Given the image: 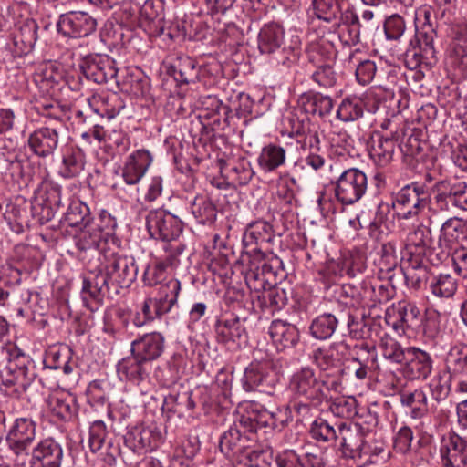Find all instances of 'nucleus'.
<instances>
[{"mask_svg":"<svg viewBox=\"0 0 467 467\" xmlns=\"http://www.w3.org/2000/svg\"><path fill=\"white\" fill-rule=\"evenodd\" d=\"M355 420L352 418V424L356 429L357 446L352 450V460L357 467H367L368 464L376 463L379 458H383L385 448L384 443L376 438L371 430L373 418L367 410L359 415L355 413Z\"/></svg>","mask_w":467,"mask_h":467,"instance_id":"obj_1","label":"nucleus"},{"mask_svg":"<svg viewBox=\"0 0 467 467\" xmlns=\"http://www.w3.org/2000/svg\"><path fill=\"white\" fill-rule=\"evenodd\" d=\"M100 223H90L80 228L75 237V243L80 251H99L102 257L107 250L115 246L113 233L117 227V221L109 213L103 212L99 217Z\"/></svg>","mask_w":467,"mask_h":467,"instance_id":"obj_2","label":"nucleus"},{"mask_svg":"<svg viewBox=\"0 0 467 467\" xmlns=\"http://www.w3.org/2000/svg\"><path fill=\"white\" fill-rule=\"evenodd\" d=\"M36 434V424L31 419L18 418L11 425L6 435V442L13 455L15 466H26Z\"/></svg>","mask_w":467,"mask_h":467,"instance_id":"obj_3","label":"nucleus"},{"mask_svg":"<svg viewBox=\"0 0 467 467\" xmlns=\"http://www.w3.org/2000/svg\"><path fill=\"white\" fill-rule=\"evenodd\" d=\"M102 265L109 276L112 286L118 288H127L136 280L138 266L135 258L130 255L123 254L113 246L107 250L102 257Z\"/></svg>","mask_w":467,"mask_h":467,"instance_id":"obj_4","label":"nucleus"},{"mask_svg":"<svg viewBox=\"0 0 467 467\" xmlns=\"http://www.w3.org/2000/svg\"><path fill=\"white\" fill-rule=\"evenodd\" d=\"M146 228L151 238L169 242L180 236L182 232V223L171 213L157 209L147 214Z\"/></svg>","mask_w":467,"mask_h":467,"instance_id":"obj_5","label":"nucleus"},{"mask_svg":"<svg viewBox=\"0 0 467 467\" xmlns=\"http://www.w3.org/2000/svg\"><path fill=\"white\" fill-rule=\"evenodd\" d=\"M276 375L270 360L252 362L244 370L243 387L246 391L259 390L272 394Z\"/></svg>","mask_w":467,"mask_h":467,"instance_id":"obj_6","label":"nucleus"},{"mask_svg":"<svg viewBox=\"0 0 467 467\" xmlns=\"http://www.w3.org/2000/svg\"><path fill=\"white\" fill-rule=\"evenodd\" d=\"M434 192V204L440 211L447 212L451 206L467 211V182L440 181Z\"/></svg>","mask_w":467,"mask_h":467,"instance_id":"obj_7","label":"nucleus"},{"mask_svg":"<svg viewBox=\"0 0 467 467\" xmlns=\"http://www.w3.org/2000/svg\"><path fill=\"white\" fill-rule=\"evenodd\" d=\"M420 310L415 304L405 300L389 306L385 312L386 324L399 336L417 326Z\"/></svg>","mask_w":467,"mask_h":467,"instance_id":"obj_8","label":"nucleus"},{"mask_svg":"<svg viewBox=\"0 0 467 467\" xmlns=\"http://www.w3.org/2000/svg\"><path fill=\"white\" fill-rule=\"evenodd\" d=\"M97 20L86 12L71 11L60 15L57 22L58 33L67 37H86L95 32Z\"/></svg>","mask_w":467,"mask_h":467,"instance_id":"obj_9","label":"nucleus"},{"mask_svg":"<svg viewBox=\"0 0 467 467\" xmlns=\"http://www.w3.org/2000/svg\"><path fill=\"white\" fill-rule=\"evenodd\" d=\"M416 16V19H420L419 17L420 16H423L426 22H428V25L424 24L423 31L419 33L418 35V47L412 46L411 42V47H409L405 52L407 59H410L411 57L414 60L415 67L423 62H428L431 59H434L436 54L433 46L435 33L431 27V25L429 24L431 12L428 9L423 8L420 9Z\"/></svg>","mask_w":467,"mask_h":467,"instance_id":"obj_10","label":"nucleus"},{"mask_svg":"<svg viewBox=\"0 0 467 467\" xmlns=\"http://www.w3.org/2000/svg\"><path fill=\"white\" fill-rule=\"evenodd\" d=\"M109 285H111L109 276L104 267L98 273L85 277L81 291L85 306L91 311L98 310L109 291Z\"/></svg>","mask_w":467,"mask_h":467,"instance_id":"obj_11","label":"nucleus"},{"mask_svg":"<svg viewBox=\"0 0 467 467\" xmlns=\"http://www.w3.org/2000/svg\"><path fill=\"white\" fill-rule=\"evenodd\" d=\"M439 451L443 467H464L467 464V444L455 433L441 438Z\"/></svg>","mask_w":467,"mask_h":467,"instance_id":"obj_12","label":"nucleus"},{"mask_svg":"<svg viewBox=\"0 0 467 467\" xmlns=\"http://www.w3.org/2000/svg\"><path fill=\"white\" fill-rule=\"evenodd\" d=\"M62 446L53 438L41 440L31 450L30 467H61Z\"/></svg>","mask_w":467,"mask_h":467,"instance_id":"obj_13","label":"nucleus"},{"mask_svg":"<svg viewBox=\"0 0 467 467\" xmlns=\"http://www.w3.org/2000/svg\"><path fill=\"white\" fill-rule=\"evenodd\" d=\"M80 70L88 80L105 84L117 77L115 61L108 56H97L83 60Z\"/></svg>","mask_w":467,"mask_h":467,"instance_id":"obj_14","label":"nucleus"},{"mask_svg":"<svg viewBox=\"0 0 467 467\" xmlns=\"http://www.w3.org/2000/svg\"><path fill=\"white\" fill-rule=\"evenodd\" d=\"M338 434L335 429L329 425L325 420H316L310 429V434L313 439L319 441H328L333 439H340L339 447L337 450V454L342 459L348 460L350 456V448L348 444L345 432L349 431L346 422H341L338 425Z\"/></svg>","mask_w":467,"mask_h":467,"instance_id":"obj_15","label":"nucleus"},{"mask_svg":"<svg viewBox=\"0 0 467 467\" xmlns=\"http://www.w3.org/2000/svg\"><path fill=\"white\" fill-rule=\"evenodd\" d=\"M59 143V130L57 127H40L27 138L30 150L36 156L46 158L54 153Z\"/></svg>","mask_w":467,"mask_h":467,"instance_id":"obj_16","label":"nucleus"},{"mask_svg":"<svg viewBox=\"0 0 467 467\" xmlns=\"http://www.w3.org/2000/svg\"><path fill=\"white\" fill-rule=\"evenodd\" d=\"M403 375L407 379H425L432 369L431 355L419 348H407Z\"/></svg>","mask_w":467,"mask_h":467,"instance_id":"obj_17","label":"nucleus"},{"mask_svg":"<svg viewBox=\"0 0 467 467\" xmlns=\"http://www.w3.org/2000/svg\"><path fill=\"white\" fill-rule=\"evenodd\" d=\"M323 383L316 378L310 368H303L295 373L290 380L292 392L310 400H318L322 393Z\"/></svg>","mask_w":467,"mask_h":467,"instance_id":"obj_18","label":"nucleus"},{"mask_svg":"<svg viewBox=\"0 0 467 467\" xmlns=\"http://www.w3.org/2000/svg\"><path fill=\"white\" fill-rule=\"evenodd\" d=\"M164 350V337L161 333L145 334L131 344V353L150 364L161 357Z\"/></svg>","mask_w":467,"mask_h":467,"instance_id":"obj_19","label":"nucleus"},{"mask_svg":"<svg viewBox=\"0 0 467 467\" xmlns=\"http://www.w3.org/2000/svg\"><path fill=\"white\" fill-rule=\"evenodd\" d=\"M35 378L34 369H30L26 363L21 362L10 366V371L4 378L3 383L5 387L13 388L12 394L21 397L27 392Z\"/></svg>","mask_w":467,"mask_h":467,"instance_id":"obj_20","label":"nucleus"},{"mask_svg":"<svg viewBox=\"0 0 467 467\" xmlns=\"http://www.w3.org/2000/svg\"><path fill=\"white\" fill-rule=\"evenodd\" d=\"M369 329L363 323H355L352 320V339H357L352 344V361L359 365H367L373 358L375 345L372 340L365 338Z\"/></svg>","mask_w":467,"mask_h":467,"instance_id":"obj_21","label":"nucleus"},{"mask_svg":"<svg viewBox=\"0 0 467 467\" xmlns=\"http://www.w3.org/2000/svg\"><path fill=\"white\" fill-rule=\"evenodd\" d=\"M218 341L224 344L241 345L246 341V331L238 317H230L219 319L215 325Z\"/></svg>","mask_w":467,"mask_h":467,"instance_id":"obj_22","label":"nucleus"},{"mask_svg":"<svg viewBox=\"0 0 467 467\" xmlns=\"http://www.w3.org/2000/svg\"><path fill=\"white\" fill-rule=\"evenodd\" d=\"M150 370V364L132 353L130 357L122 358L117 365L119 378L134 383L143 381L148 377Z\"/></svg>","mask_w":467,"mask_h":467,"instance_id":"obj_23","label":"nucleus"},{"mask_svg":"<svg viewBox=\"0 0 467 467\" xmlns=\"http://www.w3.org/2000/svg\"><path fill=\"white\" fill-rule=\"evenodd\" d=\"M38 26L35 21H26L15 33L12 39L14 56L30 53L37 40Z\"/></svg>","mask_w":467,"mask_h":467,"instance_id":"obj_24","label":"nucleus"},{"mask_svg":"<svg viewBox=\"0 0 467 467\" xmlns=\"http://www.w3.org/2000/svg\"><path fill=\"white\" fill-rule=\"evenodd\" d=\"M269 335L278 350L293 348L299 339L296 327L280 319L271 323Z\"/></svg>","mask_w":467,"mask_h":467,"instance_id":"obj_25","label":"nucleus"},{"mask_svg":"<svg viewBox=\"0 0 467 467\" xmlns=\"http://www.w3.org/2000/svg\"><path fill=\"white\" fill-rule=\"evenodd\" d=\"M285 43V30L277 23L265 24L258 34V48L261 53L272 54Z\"/></svg>","mask_w":467,"mask_h":467,"instance_id":"obj_26","label":"nucleus"},{"mask_svg":"<svg viewBox=\"0 0 467 467\" xmlns=\"http://www.w3.org/2000/svg\"><path fill=\"white\" fill-rule=\"evenodd\" d=\"M253 437L243 433L234 425L229 428L220 439V450L226 456H234L243 453L249 447V442Z\"/></svg>","mask_w":467,"mask_h":467,"instance_id":"obj_27","label":"nucleus"},{"mask_svg":"<svg viewBox=\"0 0 467 467\" xmlns=\"http://www.w3.org/2000/svg\"><path fill=\"white\" fill-rule=\"evenodd\" d=\"M286 150L275 143L265 145L257 157L260 170L265 173L275 171L285 164Z\"/></svg>","mask_w":467,"mask_h":467,"instance_id":"obj_28","label":"nucleus"},{"mask_svg":"<svg viewBox=\"0 0 467 467\" xmlns=\"http://www.w3.org/2000/svg\"><path fill=\"white\" fill-rule=\"evenodd\" d=\"M349 11V0H337L336 3H334V0H313V15L326 22L333 20L338 12L346 15L348 18Z\"/></svg>","mask_w":467,"mask_h":467,"instance_id":"obj_29","label":"nucleus"},{"mask_svg":"<svg viewBox=\"0 0 467 467\" xmlns=\"http://www.w3.org/2000/svg\"><path fill=\"white\" fill-rule=\"evenodd\" d=\"M273 227L264 220L250 223L244 233L243 243L245 246L270 243L273 240Z\"/></svg>","mask_w":467,"mask_h":467,"instance_id":"obj_30","label":"nucleus"},{"mask_svg":"<svg viewBox=\"0 0 467 467\" xmlns=\"http://www.w3.org/2000/svg\"><path fill=\"white\" fill-rule=\"evenodd\" d=\"M62 189L61 187L51 182H43L36 192V199L39 200L45 207L52 212L57 211L62 206Z\"/></svg>","mask_w":467,"mask_h":467,"instance_id":"obj_31","label":"nucleus"},{"mask_svg":"<svg viewBox=\"0 0 467 467\" xmlns=\"http://www.w3.org/2000/svg\"><path fill=\"white\" fill-rule=\"evenodd\" d=\"M174 79L180 84L194 82L199 77L196 61L190 57H181L171 67Z\"/></svg>","mask_w":467,"mask_h":467,"instance_id":"obj_32","label":"nucleus"},{"mask_svg":"<svg viewBox=\"0 0 467 467\" xmlns=\"http://www.w3.org/2000/svg\"><path fill=\"white\" fill-rule=\"evenodd\" d=\"M403 406L411 410V416L415 419L421 418L428 410V399L425 392L417 389L411 392H402L400 395Z\"/></svg>","mask_w":467,"mask_h":467,"instance_id":"obj_33","label":"nucleus"},{"mask_svg":"<svg viewBox=\"0 0 467 467\" xmlns=\"http://www.w3.org/2000/svg\"><path fill=\"white\" fill-rule=\"evenodd\" d=\"M192 215L200 223H211L216 218V208L205 195H197L191 204Z\"/></svg>","mask_w":467,"mask_h":467,"instance_id":"obj_34","label":"nucleus"},{"mask_svg":"<svg viewBox=\"0 0 467 467\" xmlns=\"http://www.w3.org/2000/svg\"><path fill=\"white\" fill-rule=\"evenodd\" d=\"M64 219L71 227L82 228L92 223L88 206L79 200L71 202Z\"/></svg>","mask_w":467,"mask_h":467,"instance_id":"obj_35","label":"nucleus"},{"mask_svg":"<svg viewBox=\"0 0 467 467\" xmlns=\"http://www.w3.org/2000/svg\"><path fill=\"white\" fill-rule=\"evenodd\" d=\"M431 293L437 297H451L457 291V281L449 274L432 276L429 283Z\"/></svg>","mask_w":467,"mask_h":467,"instance_id":"obj_36","label":"nucleus"},{"mask_svg":"<svg viewBox=\"0 0 467 467\" xmlns=\"http://www.w3.org/2000/svg\"><path fill=\"white\" fill-rule=\"evenodd\" d=\"M174 259L171 256L165 260H156L149 264L143 273V283L145 285L153 286L165 279L166 270L172 265Z\"/></svg>","mask_w":467,"mask_h":467,"instance_id":"obj_37","label":"nucleus"},{"mask_svg":"<svg viewBox=\"0 0 467 467\" xmlns=\"http://www.w3.org/2000/svg\"><path fill=\"white\" fill-rule=\"evenodd\" d=\"M379 350L382 356L394 363H401L407 355V348H404L395 338L385 334L380 338Z\"/></svg>","mask_w":467,"mask_h":467,"instance_id":"obj_38","label":"nucleus"},{"mask_svg":"<svg viewBox=\"0 0 467 467\" xmlns=\"http://www.w3.org/2000/svg\"><path fill=\"white\" fill-rule=\"evenodd\" d=\"M337 325V320L331 314L318 316L311 324L310 331L313 337L317 339H327L330 337Z\"/></svg>","mask_w":467,"mask_h":467,"instance_id":"obj_39","label":"nucleus"},{"mask_svg":"<svg viewBox=\"0 0 467 467\" xmlns=\"http://www.w3.org/2000/svg\"><path fill=\"white\" fill-rule=\"evenodd\" d=\"M447 368L451 372V379L467 376V351L459 348H451L447 357Z\"/></svg>","mask_w":467,"mask_h":467,"instance_id":"obj_40","label":"nucleus"},{"mask_svg":"<svg viewBox=\"0 0 467 467\" xmlns=\"http://www.w3.org/2000/svg\"><path fill=\"white\" fill-rule=\"evenodd\" d=\"M464 223L458 217L446 220L441 228L440 238L447 243L456 242L464 234Z\"/></svg>","mask_w":467,"mask_h":467,"instance_id":"obj_41","label":"nucleus"},{"mask_svg":"<svg viewBox=\"0 0 467 467\" xmlns=\"http://www.w3.org/2000/svg\"><path fill=\"white\" fill-rule=\"evenodd\" d=\"M451 376L446 374L433 377L429 383L432 399L438 402L446 400L451 391Z\"/></svg>","mask_w":467,"mask_h":467,"instance_id":"obj_42","label":"nucleus"},{"mask_svg":"<svg viewBox=\"0 0 467 467\" xmlns=\"http://www.w3.org/2000/svg\"><path fill=\"white\" fill-rule=\"evenodd\" d=\"M72 399H63L58 396H53L49 399V407L54 415L59 420H68L74 414Z\"/></svg>","mask_w":467,"mask_h":467,"instance_id":"obj_43","label":"nucleus"},{"mask_svg":"<svg viewBox=\"0 0 467 467\" xmlns=\"http://www.w3.org/2000/svg\"><path fill=\"white\" fill-rule=\"evenodd\" d=\"M83 169L82 158L79 155L70 153L64 156L59 172L65 178H73L78 176Z\"/></svg>","mask_w":467,"mask_h":467,"instance_id":"obj_44","label":"nucleus"},{"mask_svg":"<svg viewBox=\"0 0 467 467\" xmlns=\"http://www.w3.org/2000/svg\"><path fill=\"white\" fill-rule=\"evenodd\" d=\"M156 318H161V316L155 312L153 297L149 296L142 303L140 310L136 313L133 318V324L137 327H141Z\"/></svg>","mask_w":467,"mask_h":467,"instance_id":"obj_45","label":"nucleus"},{"mask_svg":"<svg viewBox=\"0 0 467 467\" xmlns=\"http://www.w3.org/2000/svg\"><path fill=\"white\" fill-rule=\"evenodd\" d=\"M264 305L269 308L270 312H275L283 308L286 304L285 293L283 289L273 288L265 292L262 296Z\"/></svg>","mask_w":467,"mask_h":467,"instance_id":"obj_46","label":"nucleus"},{"mask_svg":"<svg viewBox=\"0 0 467 467\" xmlns=\"http://www.w3.org/2000/svg\"><path fill=\"white\" fill-rule=\"evenodd\" d=\"M405 28L404 19L397 14L388 17L384 23V31L388 39H399L403 35Z\"/></svg>","mask_w":467,"mask_h":467,"instance_id":"obj_47","label":"nucleus"},{"mask_svg":"<svg viewBox=\"0 0 467 467\" xmlns=\"http://www.w3.org/2000/svg\"><path fill=\"white\" fill-rule=\"evenodd\" d=\"M107 436L106 425L101 420H96L89 429V447L92 451H98L104 444Z\"/></svg>","mask_w":467,"mask_h":467,"instance_id":"obj_48","label":"nucleus"},{"mask_svg":"<svg viewBox=\"0 0 467 467\" xmlns=\"http://www.w3.org/2000/svg\"><path fill=\"white\" fill-rule=\"evenodd\" d=\"M395 203L402 207H410L413 205H426L424 198H419L415 190L409 186L403 187L396 195Z\"/></svg>","mask_w":467,"mask_h":467,"instance_id":"obj_49","label":"nucleus"},{"mask_svg":"<svg viewBox=\"0 0 467 467\" xmlns=\"http://www.w3.org/2000/svg\"><path fill=\"white\" fill-rule=\"evenodd\" d=\"M355 71L356 79L358 84L365 86L373 79L376 73V66L369 59L358 60Z\"/></svg>","mask_w":467,"mask_h":467,"instance_id":"obj_50","label":"nucleus"},{"mask_svg":"<svg viewBox=\"0 0 467 467\" xmlns=\"http://www.w3.org/2000/svg\"><path fill=\"white\" fill-rule=\"evenodd\" d=\"M296 141L305 150H308L310 152H313L320 150V140L316 130L307 129L298 132Z\"/></svg>","mask_w":467,"mask_h":467,"instance_id":"obj_51","label":"nucleus"},{"mask_svg":"<svg viewBox=\"0 0 467 467\" xmlns=\"http://www.w3.org/2000/svg\"><path fill=\"white\" fill-rule=\"evenodd\" d=\"M152 162L151 154L146 150H138L129 155L126 163L131 164L134 168L145 175Z\"/></svg>","mask_w":467,"mask_h":467,"instance_id":"obj_52","label":"nucleus"},{"mask_svg":"<svg viewBox=\"0 0 467 467\" xmlns=\"http://www.w3.org/2000/svg\"><path fill=\"white\" fill-rule=\"evenodd\" d=\"M348 170L344 171L337 180L335 195L343 206L350 204V182L348 180Z\"/></svg>","mask_w":467,"mask_h":467,"instance_id":"obj_53","label":"nucleus"},{"mask_svg":"<svg viewBox=\"0 0 467 467\" xmlns=\"http://www.w3.org/2000/svg\"><path fill=\"white\" fill-rule=\"evenodd\" d=\"M264 422H261L260 420L254 418L252 414L247 413L246 415H242L238 421L234 422V426L237 427L241 432L246 433L253 437V441L254 440V434L259 426L263 425Z\"/></svg>","mask_w":467,"mask_h":467,"instance_id":"obj_54","label":"nucleus"},{"mask_svg":"<svg viewBox=\"0 0 467 467\" xmlns=\"http://www.w3.org/2000/svg\"><path fill=\"white\" fill-rule=\"evenodd\" d=\"M412 440L411 429L401 427L394 438V449L400 453H406L410 449Z\"/></svg>","mask_w":467,"mask_h":467,"instance_id":"obj_55","label":"nucleus"},{"mask_svg":"<svg viewBox=\"0 0 467 467\" xmlns=\"http://www.w3.org/2000/svg\"><path fill=\"white\" fill-rule=\"evenodd\" d=\"M312 78L319 86L325 88L332 87L336 82L335 73L328 65L319 66L312 74Z\"/></svg>","mask_w":467,"mask_h":467,"instance_id":"obj_56","label":"nucleus"},{"mask_svg":"<svg viewBox=\"0 0 467 467\" xmlns=\"http://www.w3.org/2000/svg\"><path fill=\"white\" fill-rule=\"evenodd\" d=\"M1 349L3 352H5L6 358L9 362L18 361L17 364L25 362L29 366L30 361L28 357H26L24 350L15 343L6 340L1 346Z\"/></svg>","mask_w":467,"mask_h":467,"instance_id":"obj_57","label":"nucleus"},{"mask_svg":"<svg viewBox=\"0 0 467 467\" xmlns=\"http://www.w3.org/2000/svg\"><path fill=\"white\" fill-rule=\"evenodd\" d=\"M393 151L394 141L391 139H379L372 149V154L384 161H389L391 159Z\"/></svg>","mask_w":467,"mask_h":467,"instance_id":"obj_58","label":"nucleus"},{"mask_svg":"<svg viewBox=\"0 0 467 467\" xmlns=\"http://www.w3.org/2000/svg\"><path fill=\"white\" fill-rule=\"evenodd\" d=\"M277 467H302L301 458L294 450H285L275 457Z\"/></svg>","mask_w":467,"mask_h":467,"instance_id":"obj_59","label":"nucleus"},{"mask_svg":"<svg viewBox=\"0 0 467 467\" xmlns=\"http://www.w3.org/2000/svg\"><path fill=\"white\" fill-rule=\"evenodd\" d=\"M0 281L9 286L18 285L21 281V272L9 264L0 266Z\"/></svg>","mask_w":467,"mask_h":467,"instance_id":"obj_60","label":"nucleus"},{"mask_svg":"<svg viewBox=\"0 0 467 467\" xmlns=\"http://www.w3.org/2000/svg\"><path fill=\"white\" fill-rule=\"evenodd\" d=\"M311 101L313 112L318 113L319 116L329 114L333 108L331 98L319 93L313 95Z\"/></svg>","mask_w":467,"mask_h":467,"instance_id":"obj_61","label":"nucleus"},{"mask_svg":"<svg viewBox=\"0 0 467 467\" xmlns=\"http://www.w3.org/2000/svg\"><path fill=\"white\" fill-rule=\"evenodd\" d=\"M181 289V282L178 279H170L159 287L158 295L167 299H171L172 296L173 301L177 302Z\"/></svg>","mask_w":467,"mask_h":467,"instance_id":"obj_62","label":"nucleus"},{"mask_svg":"<svg viewBox=\"0 0 467 467\" xmlns=\"http://www.w3.org/2000/svg\"><path fill=\"white\" fill-rule=\"evenodd\" d=\"M367 176L358 169L352 168V186L355 192V201L359 200L367 189Z\"/></svg>","mask_w":467,"mask_h":467,"instance_id":"obj_63","label":"nucleus"},{"mask_svg":"<svg viewBox=\"0 0 467 467\" xmlns=\"http://www.w3.org/2000/svg\"><path fill=\"white\" fill-rule=\"evenodd\" d=\"M455 271L462 277H467V249L460 247L455 250L452 255Z\"/></svg>","mask_w":467,"mask_h":467,"instance_id":"obj_64","label":"nucleus"}]
</instances>
